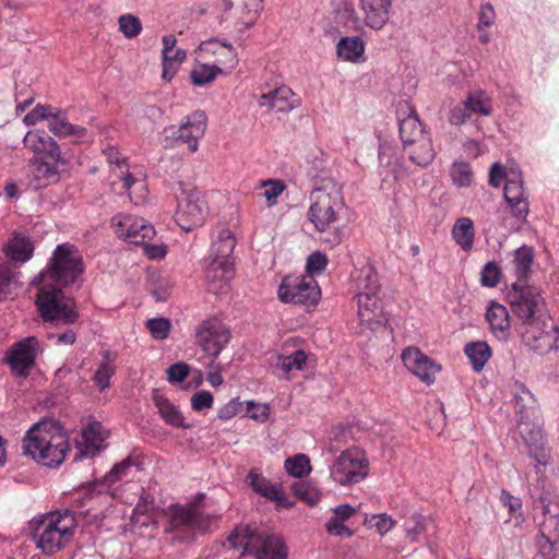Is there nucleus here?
<instances>
[{"mask_svg": "<svg viewBox=\"0 0 559 559\" xmlns=\"http://www.w3.org/2000/svg\"><path fill=\"white\" fill-rule=\"evenodd\" d=\"M404 530L406 537L412 543H417L421 539L426 532V519L421 514L413 512L408 518L405 519Z\"/></svg>", "mask_w": 559, "mask_h": 559, "instance_id": "obj_41", "label": "nucleus"}, {"mask_svg": "<svg viewBox=\"0 0 559 559\" xmlns=\"http://www.w3.org/2000/svg\"><path fill=\"white\" fill-rule=\"evenodd\" d=\"M357 284L358 293H367L368 295H379L380 293L379 275L370 264L360 269Z\"/></svg>", "mask_w": 559, "mask_h": 559, "instance_id": "obj_38", "label": "nucleus"}, {"mask_svg": "<svg viewBox=\"0 0 559 559\" xmlns=\"http://www.w3.org/2000/svg\"><path fill=\"white\" fill-rule=\"evenodd\" d=\"M358 316L361 322L371 326L372 323L382 324L383 318L382 305L379 295H368L358 293Z\"/></svg>", "mask_w": 559, "mask_h": 559, "instance_id": "obj_24", "label": "nucleus"}, {"mask_svg": "<svg viewBox=\"0 0 559 559\" xmlns=\"http://www.w3.org/2000/svg\"><path fill=\"white\" fill-rule=\"evenodd\" d=\"M342 16L346 19L345 25L353 29H358L360 27V21L352 4H345L342 10Z\"/></svg>", "mask_w": 559, "mask_h": 559, "instance_id": "obj_63", "label": "nucleus"}, {"mask_svg": "<svg viewBox=\"0 0 559 559\" xmlns=\"http://www.w3.org/2000/svg\"><path fill=\"white\" fill-rule=\"evenodd\" d=\"M167 524L165 533L171 535L173 540L190 543L199 534H204L213 522V516L202 513L197 506L170 504L165 510Z\"/></svg>", "mask_w": 559, "mask_h": 559, "instance_id": "obj_6", "label": "nucleus"}, {"mask_svg": "<svg viewBox=\"0 0 559 559\" xmlns=\"http://www.w3.org/2000/svg\"><path fill=\"white\" fill-rule=\"evenodd\" d=\"M464 103L467 105L472 115L479 114L483 116H490L492 112L490 99L485 97V93L483 91H479L476 94H469Z\"/></svg>", "mask_w": 559, "mask_h": 559, "instance_id": "obj_44", "label": "nucleus"}, {"mask_svg": "<svg viewBox=\"0 0 559 559\" xmlns=\"http://www.w3.org/2000/svg\"><path fill=\"white\" fill-rule=\"evenodd\" d=\"M293 490L299 499L310 506H314L318 502V492L304 483L295 484Z\"/></svg>", "mask_w": 559, "mask_h": 559, "instance_id": "obj_54", "label": "nucleus"}, {"mask_svg": "<svg viewBox=\"0 0 559 559\" xmlns=\"http://www.w3.org/2000/svg\"><path fill=\"white\" fill-rule=\"evenodd\" d=\"M233 271V262L225 260H212L209 265L205 278L209 292L213 294H224L229 288V280Z\"/></svg>", "mask_w": 559, "mask_h": 559, "instance_id": "obj_20", "label": "nucleus"}, {"mask_svg": "<svg viewBox=\"0 0 559 559\" xmlns=\"http://www.w3.org/2000/svg\"><path fill=\"white\" fill-rule=\"evenodd\" d=\"M331 477L341 485L360 483L367 476V461L358 449H349L336 459L330 471Z\"/></svg>", "mask_w": 559, "mask_h": 559, "instance_id": "obj_13", "label": "nucleus"}, {"mask_svg": "<svg viewBox=\"0 0 559 559\" xmlns=\"http://www.w3.org/2000/svg\"><path fill=\"white\" fill-rule=\"evenodd\" d=\"M119 29L127 38H133L141 33V21L131 14H124L119 17Z\"/></svg>", "mask_w": 559, "mask_h": 559, "instance_id": "obj_48", "label": "nucleus"}, {"mask_svg": "<svg viewBox=\"0 0 559 559\" xmlns=\"http://www.w3.org/2000/svg\"><path fill=\"white\" fill-rule=\"evenodd\" d=\"M39 342L35 336H28L15 343L5 356L11 371L20 378H27L35 365Z\"/></svg>", "mask_w": 559, "mask_h": 559, "instance_id": "obj_15", "label": "nucleus"}, {"mask_svg": "<svg viewBox=\"0 0 559 559\" xmlns=\"http://www.w3.org/2000/svg\"><path fill=\"white\" fill-rule=\"evenodd\" d=\"M452 237L464 251L472 250L475 238L473 221L468 217L456 219L452 228Z\"/></svg>", "mask_w": 559, "mask_h": 559, "instance_id": "obj_33", "label": "nucleus"}, {"mask_svg": "<svg viewBox=\"0 0 559 559\" xmlns=\"http://www.w3.org/2000/svg\"><path fill=\"white\" fill-rule=\"evenodd\" d=\"M219 72L218 67L200 64L190 72L191 82L195 86H204L213 82Z\"/></svg>", "mask_w": 559, "mask_h": 559, "instance_id": "obj_45", "label": "nucleus"}, {"mask_svg": "<svg viewBox=\"0 0 559 559\" xmlns=\"http://www.w3.org/2000/svg\"><path fill=\"white\" fill-rule=\"evenodd\" d=\"M112 175L122 182V188L129 191L130 198H132L131 188L135 187L140 194L139 199L145 197L146 187L144 180L141 177L135 176L134 174L129 171L127 163L119 164L118 170H111Z\"/></svg>", "mask_w": 559, "mask_h": 559, "instance_id": "obj_36", "label": "nucleus"}, {"mask_svg": "<svg viewBox=\"0 0 559 559\" xmlns=\"http://www.w3.org/2000/svg\"><path fill=\"white\" fill-rule=\"evenodd\" d=\"M33 175L37 180H44V185L58 181L59 175L68 168L67 159H45L34 157L32 159Z\"/></svg>", "mask_w": 559, "mask_h": 559, "instance_id": "obj_25", "label": "nucleus"}, {"mask_svg": "<svg viewBox=\"0 0 559 559\" xmlns=\"http://www.w3.org/2000/svg\"><path fill=\"white\" fill-rule=\"evenodd\" d=\"M486 320L490 332L499 341H507L510 336V316L508 309L496 301L487 307Z\"/></svg>", "mask_w": 559, "mask_h": 559, "instance_id": "obj_22", "label": "nucleus"}, {"mask_svg": "<svg viewBox=\"0 0 559 559\" xmlns=\"http://www.w3.org/2000/svg\"><path fill=\"white\" fill-rule=\"evenodd\" d=\"M83 272L78 252L68 245L57 246L48 266L38 275L39 289L35 304L45 322L74 323L79 317L74 302L62 293V286L74 283Z\"/></svg>", "mask_w": 559, "mask_h": 559, "instance_id": "obj_1", "label": "nucleus"}, {"mask_svg": "<svg viewBox=\"0 0 559 559\" xmlns=\"http://www.w3.org/2000/svg\"><path fill=\"white\" fill-rule=\"evenodd\" d=\"M247 480L252 490L262 497L272 501L282 502L284 492L276 485L271 484L263 475L251 469L247 476Z\"/></svg>", "mask_w": 559, "mask_h": 559, "instance_id": "obj_30", "label": "nucleus"}, {"mask_svg": "<svg viewBox=\"0 0 559 559\" xmlns=\"http://www.w3.org/2000/svg\"><path fill=\"white\" fill-rule=\"evenodd\" d=\"M189 372V366L185 362H176L167 369L168 381L171 383L182 382Z\"/></svg>", "mask_w": 559, "mask_h": 559, "instance_id": "obj_56", "label": "nucleus"}, {"mask_svg": "<svg viewBox=\"0 0 559 559\" xmlns=\"http://www.w3.org/2000/svg\"><path fill=\"white\" fill-rule=\"evenodd\" d=\"M405 107L409 111L406 117L402 118V109L399 110V130L403 146L405 144L411 145L415 140L429 134V132H427L423 127L415 109L409 107L407 104Z\"/></svg>", "mask_w": 559, "mask_h": 559, "instance_id": "obj_23", "label": "nucleus"}, {"mask_svg": "<svg viewBox=\"0 0 559 559\" xmlns=\"http://www.w3.org/2000/svg\"><path fill=\"white\" fill-rule=\"evenodd\" d=\"M464 353L469 359L473 369L477 372L484 369L492 355L490 346L484 341L467 343L464 347Z\"/></svg>", "mask_w": 559, "mask_h": 559, "instance_id": "obj_34", "label": "nucleus"}, {"mask_svg": "<svg viewBox=\"0 0 559 559\" xmlns=\"http://www.w3.org/2000/svg\"><path fill=\"white\" fill-rule=\"evenodd\" d=\"M372 520H374L373 525L381 535L391 531L395 525V521L385 513L373 515Z\"/></svg>", "mask_w": 559, "mask_h": 559, "instance_id": "obj_62", "label": "nucleus"}, {"mask_svg": "<svg viewBox=\"0 0 559 559\" xmlns=\"http://www.w3.org/2000/svg\"><path fill=\"white\" fill-rule=\"evenodd\" d=\"M451 177L459 187H467L472 181V169L468 163L456 162L451 167Z\"/></svg>", "mask_w": 559, "mask_h": 559, "instance_id": "obj_47", "label": "nucleus"}, {"mask_svg": "<svg viewBox=\"0 0 559 559\" xmlns=\"http://www.w3.org/2000/svg\"><path fill=\"white\" fill-rule=\"evenodd\" d=\"M24 145L31 148L34 157L45 159H66L60 152L58 143L44 131H28L24 139Z\"/></svg>", "mask_w": 559, "mask_h": 559, "instance_id": "obj_19", "label": "nucleus"}, {"mask_svg": "<svg viewBox=\"0 0 559 559\" xmlns=\"http://www.w3.org/2000/svg\"><path fill=\"white\" fill-rule=\"evenodd\" d=\"M480 275V282L483 286L495 287L500 282L501 269L496 262H488L483 267Z\"/></svg>", "mask_w": 559, "mask_h": 559, "instance_id": "obj_50", "label": "nucleus"}, {"mask_svg": "<svg viewBox=\"0 0 559 559\" xmlns=\"http://www.w3.org/2000/svg\"><path fill=\"white\" fill-rule=\"evenodd\" d=\"M337 56L350 62H357L364 55L365 44L359 37H343L336 45Z\"/></svg>", "mask_w": 559, "mask_h": 559, "instance_id": "obj_35", "label": "nucleus"}, {"mask_svg": "<svg viewBox=\"0 0 559 559\" xmlns=\"http://www.w3.org/2000/svg\"><path fill=\"white\" fill-rule=\"evenodd\" d=\"M153 402L158 409L160 417L170 426L177 428H188L185 424L183 416L176 405L158 391L153 392Z\"/></svg>", "mask_w": 559, "mask_h": 559, "instance_id": "obj_29", "label": "nucleus"}, {"mask_svg": "<svg viewBox=\"0 0 559 559\" xmlns=\"http://www.w3.org/2000/svg\"><path fill=\"white\" fill-rule=\"evenodd\" d=\"M549 320L546 316L542 322H523L522 340L530 349L539 355L547 354L555 345L557 330L548 324Z\"/></svg>", "mask_w": 559, "mask_h": 559, "instance_id": "obj_16", "label": "nucleus"}, {"mask_svg": "<svg viewBox=\"0 0 559 559\" xmlns=\"http://www.w3.org/2000/svg\"><path fill=\"white\" fill-rule=\"evenodd\" d=\"M33 245L26 237L14 236L9 246V257L19 262H25L33 255Z\"/></svg>", "mask_w": 559, "mask_h": 559, "instance_id": "obj_40", "label": "nucleus"}, {"mask_svg": "<svg viewBox=\"0 0 559 559\" xmlns=\"http://www.w3.org/2000/svg\"><path fill=\"white\" fill-rule=\"evenodd\" d=\"M234 549L242 548L257 559H286L287 552L282 538L266 526L255 524L237 526L228 536Z\"/></svg>", "mask_w": 559, "mask_h": 559, "instance_id": "obj_4", "label": "nucleus"}, {"mask_svg": "<svg viewBox=\"0 0 559 559\" xmlns=\"http://www.w3.org/2000/svg\"><path fill=\"white\" fill-rule=\"evenodd\" d=\"M344 521H338L335 519H330L326 523V531L335 536H350L353 533L352 531L343 524Z\"/></svg>", "mask_w": 559, "mask_h": 559, "instance_id": "obj_64", "label": "nucleus"}, {"mask_svg": "<svg viewBox=\"0 0 559 559\" xmlns=\"http://www.w3.org/2000/svg\"><path fill=\"white\" fill-rule=\"evenodd\" d=\"M391 0H361L366 24L373 29H381L389 21Z\"/></svg>", "mask_w": 559, "mask_h": 559, "instance_id": "obj_27", "label": "nucleus"}, {"mask_svg": "<svg viewBox=\"0 0 559 559\" xmlns=\"http://www.w3.org/2000/svg\"><path fill=\"white\" fill-rule=\"evenodd\" d=\"M175 197L177 225L186 233L202 226L206 218L207 205L201 192L192 185L179 182Z\"/></svg>", "mask_w": 559, "mask_h": 559, "instance_id": "obj_8", "label": "nucleus"}, {"mask_svg": "<svg viewBox=\"0 0 559 559\" xmlns=\"http://www.w3.org/2000/svg\"><path fill=\"white\" fill-rule=\"evenodd\" d=\"M557 539H554L552 537L540 535L537 544L539 548V555L543 557V559H555L556 558V551H555V542Z\"/></svg>", "mask_w": 559, "mask_h": 559, "instance_id": "obj_57", "label": "nucleus"}, {"mask_svg": "<svg viewBox=\"0 0 559 559\" xmlns=\"http://www.w3.org/2000/svg\"><path fill=\"white\" fill-rule=\"evenodd\" d=\"M504 199L513 211L514 216L524 219L528 214V203L525 198L523 180L520 173L508 175L504 183Z\"/></svg>", "mask_w": 559, "mask_h": 559, "instance_id": "obj_18", "label": "nucleus"}, {"mask_svg": "<svg viewBox=\"0 0 559 559\" xmlns=\"http://www.w3.org/2000/svg\"><path fill=\"white\" fill-rule=\"evenodd\" d=\"M496 19V13L490 3L483 4L479 10V22L478 28L489 27L493 24Z\"/></svg>", "mask_w": 559, "mask_h": 559, "instance_id": "obj_61", "label": "nucleus"}, {"mask_svg": "<svg viewBox=\"0 0 559 559\" xmlns=\"http://www.w3.org/2000/svg\"><path fill=\"white\" fill-rule=\"evenodd\" d=\"M326 264H328V259H326L325 254H323L319 251L311 253L307 259V265H306L307 275L306 276L313 277L314 275L321 274L324 271Z\"/></svg>", "mask_w": 559, "mask_h": 559, "instance_id": "obj_51", "label": "nucleus"}, {"mask_svg": "<svg viewBox=\"0 0 559 559\" xmlns=\"http://www.w3.org/2000/svg\"><path fill=\"white\" fill-rule=\"evenodd\" d=\"M320 288L312 276H286L283 278L277 296L283 302H293L311 307L320 299Z\"/></svg>", "mask_w": 559, "mask_h": 559, "instance_id": "obj_10", "label": "nucleus"}, {"mask_svg": "<svg viewBox=\"0 0 559 559\" xmlns=\"http://www.w3.org/2000/svg\"><path fill=\"white\" fill-rule=\"evenodd\" d=\"M135 465V462L131 457L122 460L120 463L115 464L109 473L105 475L104 481L109 486L112 485L114 483L128 476L129 471Z\"/></svg>", "mask_w": 559, "mask_h": 559, "instance_id": "obj_46", "label": "nucleus"}, {"mask_svg": "<svg viewBox=\"0 0 559 559\" xmlns=\"http://www.w3.org/2000/svg\"><path fill=\"white\" fill-rule=\"evenodd\" d=\"M48 129L56 135V136H69V135H75V136H84L86 134V129L81 126H75L70 123L66 118L60 117L59 114L53 117L52 120H49Z\"/></svg>", "mask_w": 559, "mask_h": 559, "instance_id": "obj_39", "label": "nucleus"}, {"mask_svg": "<svg viewBox=\"0 0 559 559\" xmlns=\"http://www.w3.org/2000/svg\"><path fill=\"white\" fill-rule=\"evenodd\" d=\"M111 222L119 238L136 246L147 243L155 235L154 227L141 217L116 215Z\"/></svg>", "mask_w": 559, "mask_h": 559, "instance_id": "obj_14", "label": "nucleus"}, {"mask_svg": "<svg viewBox=\"0 0 559 559\" xmlns=\"http://www.w3.org/2000/svg\"><path fill=\"white\" fill-rule=\"evenodd\" d=\"M310 200L309 219L318 231L324 233L337 221L344 207L341 189L335 185L330 190L328 187L317 188L312 190Z\"/></svg>", "mask_w": 559, "mask_h": 559, "instance_id": "obj_7", "label": "nucleus"}, {"mask_svg": "<svg viewBox=\"0 0 559 559\" xmlns=\"http://www.w3.org/2000/svg\"><path fill=\"white\" fill-rule=\"evenodd\" d=\"M539 503L543 509L544 519L559 518V501L551 500L548 496L542 495L539 497Z\"/></svg>", "mask_w": 559, "mask_h": 559, "instance_id": "obj_58", "label": "nucleus"}, {"mask_svg": "<svg viewBox=\"0 0 559 559\" xmlns=\"http://www.w3.org/2000/svg\"><path fill=\"white\" fill-rule=\"evenodd\" d=\"M15 272L10 263L0 264V300L11 294L10 286L14 281Z\"/></svg>", "mask_w": 559, "mask_h": 559, "instance_id": "obj_52", "label": "nucleus"}, {"mask_svg": "<svg viewBox=\"0 0 559 559\" xmlns=\"http://www.w3.org/2000/svg\"><path fill=\"white\" fill-rule=\"evenodd\" d=\"M293 96V91L283 85L263 94L260 97L259 104L261 107H267L277 112H288L296 107L292 100Z\"/></svg>", "mask_w": 559, "mask_h": 559, "instance_id": "obj_28", "label": "nucleus"}, {"mask_svg": "<svg viewBox=\"0 0 559 559\" xmlns=\"http://www.w3.org/2000/svg\"><path fill=\"white\" fill-rule=\"evenodd\" d=\"M515 413L519 417L518 429L528 454L538 465L546 466L550 461V449L547 447L543 430V415L534 394L520 382L512 389Z\"/></svg>", "mask_w": 559, "mask_h": 559, "instance_id": "obj_2", "label": "nucleus"}, {"mask_svg": "<svg viewBox=\"0 0 559 559\" xmlns=\"http://www.w3.org/2000/svg\"><path fill=\"white\" fill-rule=\"evenodd\" d=\"M540 525V535L552 537L554 539L559 538V518H545Z\"/></svg>", "mask_w": 559, "mask_h": 559, "instance_id": "obj_60", "label": "nucleus"}, {"mask_svg": "<svg viewBox=\"0 0 559 559\" xmlns=\"http://www.w3.org/2000/svg\"><path fill=\"white\" fill-rule=\"evenodd\" d=\"M403 150L408 159L419 167H427L436 156L430 134L415 140L411 145L405 144Z\"/></svg>", "mask_w": 559, "mask_h": 559, "instance_id": "obj_26", "label": "nucleus"}, {"mask_svg": "<svg viewBox=\"0 0 559 559\" xmlns=\"http://www.w3.org/2000/svg\"><path fill=\"white\" fill-rule=\"evenodd\" d=\"M70 451L62 427L51 420L33 425L22 440V452L37 463L58 467Z\"/></svg>", "mask_w": 559, "mask_h": 559, "instance_id": "obj_3", "label": "nucleus"}, {"mask_svg": "<svg viewBox=\"0 0 559 559\" xmlns=\"http://www.w3.org/2000/svg\"><path fill=\"white\" fill-rule=\"evenodd\" d=\"M307 361V355L304 350H295L288 356H278L275 364V368L288 374L293 370H301Z\"/></svg>", "mask_w": 559, "mask_h": 559, "instance_id": "obj_42", "label": "nucleus"}, {"mask_svg": "<svg viewBox=\"0 0 559 559\" xmlns=\"http://www.w3.org/2000/svg\"><path fill=\"white\" fill-rule=\"evenodd\" d=\"M76 520L69 510H58L44 515L33 530L37 548L46 555H53L62 549L74 535Z\"/></svg>", "mask_w": 559, "mask_h": 559, "instance_id": "obj_5", "label": "nucleus"}, {"mask_svg": "<svg viewBox=\"0 0 559 559\" xmlns=\"http://www.w3.org/2000/svg\"><path fill=\"white\" fill-rule=\"evenodd\" d=\"M115 360L116 355L109 350L102 353V361L93 376V381L100 391L110 386V379L116 372Z\"/></svg>", "mask_w": 559, "mask_h": 559, "instance_id": "obj_32", "label": "nucleus"}, {"mask_svg": "<svg viewBox=\"0 0 559 559\" xmlns=\"http://www.w3.org/2000/svg\"><path fill=\"white\" fill-rule=\"evenodd\" d=\"M379 165L381 174H385V177L391 176L394 180L408 175L403 157L389 144H381L379 147Z\"/></svg>", "mask_w": 559, "mask_h": 559, "instance_id": "obj_21", "label": "nucleus"}, {"mask_svg": "<svg viewBox=\"0 0 559 559\" xmlns=\"http://www.w3.org/2000/svg\"><path fill=\"white\" fill-rule=\"evenodd\" d=\"M401 358L405 367L427 384L433 383L436 374L441 370L440 365L416 347L405 348Z\"/></svg>", "mask_w": 559, "mask_h": 559, "instance_id": "obj_17", "label": "nucleus"}, {"mask_svg": "<svg viewBox=\"0 0 559 559\" xmlns=\"http://www.w3.org/2000/svg\"><path fill=\"white\" fill-rule=\"evenodd\" d=\"M534 261L533 247L523 245L513 252V267L516 282L526 283L531 273Z\"/></svg>", "mask_w": 559, "mask_h": 559, "instance_id": "obj_31", "label": "nucleus"}, {"mask_svg": "<svg viewBox=\"0 0 559 559\" xmlns=\"http://www.w3.org/2000/svg\"><path fill=\"white\" fill-rule=\"evenodd\" d=\"M230 338L229 328L217 317L203 320L195 329L197 344L212 358L218 357Z\"/></svg>", "mask_w": 559, "mask_h": 559, "instance_id": "obj_11", "label": "nucleus"}, {"mask_svg": "<svg viewBox=\"0 0 559 559\" xmlns=\"http://www.w3.org/2000/svg\"><path fill=\"white\" fill-rule=\"evenodd\" d=\"M285 469L289 475L301 478L311 471L310 460L306 454H296L285 461Z\"/></svg>", "mask_w": 559, "mask_h": 559, "instance_id": "obj_43", "label": "nucleus"}, {"mask_svg": "<svg viewBox=\"0 0 559 559\" xmlns=\"http://www.w3.org/2000/svg\"><path fill=\"white\" fill-rule=\"evenodd\" d=\"M146 326L155 340H164L168 336L171 324L166 318H153L147 320Z\"/></svg>", "mask_w": 559, "mask_h": 559, "instance_id": "obj_49", "label": "nucleus"}, {"mask_svg": "<svg viewBox=\"0 0 559 559\" xmlns=\"http://www.w3.org/2000/svg\"><path fill=\"white\" fill-rule=\"evenodd\" d=\"M213 405V395L205 390L198 391L191 397V406L194 411L200 412L211 408Z\"/></svg>", "mask_w": 559, "mask_h": 559, "instance_id": "obj_55", "label": "nucleus"}, {"mask_svg": "<svg viewBox=\"0 0 559 559\" xmlns=\"http://www.w3.org/2000/svg\"><path fill=\"white\" fill-rule=\"evenodd\" d=\"M514 314L523 322H542L546 314V302L539 288L515 282L507 293Z\"/></svg>", "mask_w": 559, "mask_h": 559, "instance_id": "obj_9", "label": "nucleus"}, {"mask_svg": "<svg viewBox=\"0 0 559 559\" xmlns=\"http://www.w3.org/2000/svg\"><path fill=\"white\" fill-rule=\"evenodd\" d=\"M236 240L233 233L229 229H222L218 234L217 240L212 246V252L214 254L213 260H225L230 261V255L235 249Z\"/></svg>", "mask_w": 559, "mask_h": 559, "instance_id": "obj_37", "label": "nucleus"}, {"mask_svg": "<svg viewBox=\"0 0 559 559\" xmlns=\"http://www.w3.org/2000/svg\"><path fill=\"white\" fill-rule=\"evenodd\" d=\"M207 117L204 111L197 110L186 117V121L180 126H169L164 129V141L166 145L173 142L188 143L189 150H198V141L206 130Z\"/></svg>", "mask_w": 559, "mask_h": 559, "instance_id": "obj_12", "label": "nucleus"}, {"mask_svg": "<svg viewBox=\"0 0 559 559\" xmlns=\"http://www.w3.org/2000/svg\"><path fill=\"white\" fill-rule=\"evenodd\" d=\"M472 117L467 105L464 102L460 103L450 110L449 122L453 126H462Z\"/></svg>", "mask_w": 559, "mask_h": 559, "instance_id": "obj_53", "label": "nucleus"}, {"mask_svg": "<svg viewBox=\"0 0 559 559\" xmlns=\"http://www.w3.org/2000/svg\"><path fill=\"white\" fill-rule=\"evenodd\" d=\"M264 191L261 192V197L266 199L269 205H273L276 202V199L283 191V186L278 181H267L264 182Z\"/></svg>", "mask_w": 559, "mask_h": 559, "instance_id": "obj_59", "label": "nucleus"}]
</instances>
